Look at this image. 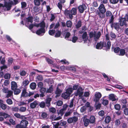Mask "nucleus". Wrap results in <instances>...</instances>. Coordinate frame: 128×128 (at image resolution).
<instances>
[{"mask_svg":"<svg viewBox=\"0 0 128 128\" xmlns=\"http://www.w3.org/2000/svg\"><path fill=\"white\" fill-rule=\"evenodd\" d=\"M7 93H8V94H6V97L7 98H8L9 97H10L12 95L13 92L12 91L10 90L8 91Z\"/></svg>","mask_w":128,"mask_h":128,"instance_id":"obj_42","label":"nucleus"},{"mask_svg":"<svg viewBox=\"0 0 128 128\" xmlns=\"http://www.w3.org/2000/svg\"><path fill=\"white\" fill-rule=\"evenodd\" d=\"M86 8L87 7L86 5L84 4L80 5L78 7V11L81 13H82Z\"/></svg>","mask_w":128,"mask_h":128,"instance_id":"obj_7","label":"nucleus"},{"mask_svg":"<svg viewBox=\"0 0 128 128\" xmlns=\"http://www.w3.org/2000/svg\"><path fill=\"white\" fill-rule=\"evenodd\" d=\"M46 60L48 64H52L53 62L52 60L48 58H46Z\"/></svg>","mask_w":128,"mask_h":128,"instance_id":"obj_54","label":"nucleus"},{"mask_svg":"<svg viewBox=\"0 0 128 128\" xmlns=\"http://www.w3.org/2000/svg\"><path fill=\"white\" fill-rule=\"evenodd\" d=\"M60 26V24L59 22H58L56 23L55 25V26L54 28V29H56L58 28Z\"/></svg>","mask_w":128,"mask_h":128,"instance_id":"obj_62","label":"nucleus"},{"mask_svg":"<svg viewBox=\"0 0 128 128\" xmlns=\"http://www.w3.org/2000/svg\"><path fill=\"white\" fill-rule=\"evenodd\" d=\"M98 114L100 116H103L104 115V112L103 110H101L98 112Z\"/></svg>","mask_w":128,"mask_h":128,"instance_id":"obj_55","label":"nucleus"},{"mask_svg":"<svg viewBox=\"0 0 128 128\" xmlns=\"http://www.w3.org/2000/svg\"><path fill=\"white\" fill-rule=\"evenodd\" d=\"M98 9L99 11L97 10L96 12V14L98 15L100 18H104L105 17V13L106 11V10L104 5L102 4H101L99 6Z\"/></svg>","mask_w":128,"mask_h":128,"instance_id":"obj_2","label":"nucleus"},{"mask_svg":"<svg viewBox=\"0 0 128 128\" xmlns=\"http://www.w3.org/2000/svg\"><path fill=\"white\" fill-rule=\"evenodd\" d=\"M88 119L90 124H94L95 123L96 118L93 115H91L90 117Z\"/></svg>","mask_w":128,"mask_h":128,"instance_id":"obj_17","label":"nucleus"},{"mask_svg":"<svg viewBox=\"0 0 128 128\" xmlns=\"http://www.w3.org/2000/svg\"><path fill=\"white\" fill-rule=\"evenodd\" d=\"M78 39V38L76 36H74L72 38V41L73 43H75Z\"/></svg>","mask_w":128,"mask_h":128,"instance_id":"obj_52","label":"nucleus"},{"mask_svg":"<svg viewBox=\"0 0 128 128\" xmlns=\"http://www.w3.org/2000/svg\"><path fill=\"white\" fill-rule=\"evenodd\" d=\"M55 30H50L48 31L49 34L51 36H54L55 32Z\"/></svg>","mask_w":128,"mask_h":128,"instance_id":"obj_43","label":"nucleus"},{"mask_svg":"<svg viewBox=\"0 0 128 128\" xmlns=\"http://www.w3.org/2000/svg\"><path fill=\"white\" fill-rule=\"evenodd\" d=\"M38 104V101L36 100H35L33 102L30 104V106L31 108L34 109L36 107V106Z\"/></svg>","mask_w":128,"mask_h":128,"instance_id":"obj_15","label":"nucleus"},{"mask_svg":"<svg viewBox=\"0 0 128 128\" xmlns=\"http://www.w3.org/2000/svg\"><path fill=\"white\" fill-rule=\"evenodd\" d=\"M26 110V108L25 107H21L19 109V110L20 112H25Z\"/></svg>","mask_w":128,"mask_h":128,"instance_id":"obj_51","label":"nucleus"},{"mask_svg":"<svg viewBox=\"0 0 128 128\" xmlns=\"http://www.w3.org/2000/svg\"><path fill=\"white\" fill-rule=\"evenodd\" d=\"M46 105V103L45 102H44L42 101L40 103L38 106L40 108H44L45 107Z\"/></svg>","mask_w":128,"mask_h":128,"instance_id":"obj_39","label":"nucleus"},{"mask_svg":"<svg viewBox=\"0 0 128 128\" xmlns=\"http://www.w3.org/2000/svg\"><path fill=\"white\" fill-rule=\"evenodd\" d=\"M77 117L74 116L70 118L67 119L68 122L69 124H71L72 122H76L78 120Z\"/></svg>","mask_w":128,"mask_h":128,"instance_id":"obj_8","label":"nucleus"},{"mask_svg":"<svg viewBox=\"0 0 128 128\" xmlns=\"http://www.w3.org/2000/svg\"><path fill=\"white\" fill-rule=\"evenodd\" d=\"M45 32V29H43L42 28H40L36 31V33L38 35H40L42 33H44Z\"/></svg>","mask_w":128,"mask_h":128,"instance_id":"obj_19","label":"nucleus"},{"mask_svg":"<svg viewBox=\"0 0 128 128\" xmlns=\"http://www.w3.org/2000/svg\"><path fill=\"white\" fill-rule=\"evenodd\" d=\"M106 16L107 17H110L111 16L112 14V13L109 10H107L106 11Z\"/></svg>","mask_w":128,"mask_h":128,"instance_id":"obj_46","label":"nucleus"},{"mask_svg":"<svg viewBox=\"0 0 128 128\" xmlns=\"http://www.w3.org/2000/svg\"><path fill=\"white\" fill-rule=\"evenodd\" d=\"M20 124L24 128H28L27 127L28 124V122L26 120H22Z\"/></svg>","mask_w":128,"mask_h":128,"instance_id":"obj_12","label":"nucleus"},{"mask_svg":"<svg viewBox=\"0 0 128 128\" xmlns=\"http://www.w3.org/2000/svg\"><path fill=\"white\" fill-rule=\"evenodd\" d=\"M96 33H95V35L94 36V39L95 40L99 39L101 35V32H98L96 34Z\"/></svg>","mask_w":128,"mask_h":128,"instance_id":"obj_26","label":"nucleus"},{"mask_svg":"<svg viewBox=\"0 0 128 128\" xmlns=\"http://www.w3.org/2000/svg\"><path fill=\"white\" fill-rule=\"evenodd\" d=\"M111 27L112 28H114L116 30H118L119 28V24L117 22H113L111 24Z\"/></svg>","mask_w":128,"mask_h":128,"instance_id":"obj_13","label":"nucleus"},{"mask_svg":"<svg viewBox=\"0 0 128 128\" xmlns=\"http://www.w3.org/2000/svg\"><path fill=\"white\" fill-rule=\"evenodd\" d=\"M10 77V74L8 73H6L4 76V78L6 79H9Z\"/></svg>","mask_w":128,"mask_h":128,"instance_id":"obj_48","label":"nucleus"},{"mask_svg":"<svg viewBox=\"0 0 128 128\" xmlns=\"http://www.w3.org/2000/svg\"><path fill=\"white\" fill-rule=\"evenodd\" d=\"M111 121V117L110 116H107L105 118L104 121L106 124L109 123Z\"/></svg>","mask_w":128,"mask_h":128,"instance_id":"obj_23","label":"nucleus"},{"mask_svg":"<svg viewBox=\"0 0 128 128\" xmlns=\"http://www.w3.org/2000/svg\"><path fill=\"white\" fill-rule=\"evenodd\" d=\"M11 88L12 90H14L17 88V85L16 82H12L11 84Z\"/></svg>","mask_w":128,"mask_h":128,"instance_id":"obj_21","label":"nucleus"},{"mask_svg":"<svg viewBox=\"0 0 128 128\" xmlns=\"http://www.w3.org/2000/svg\"><path fill=\"white\" fill-rule=\"evenodd\" d=\"M46 88H41L40 90V91L41 94H40V97H43L45 96L44 93L45 92L46 93Z\"/></svg>","mask_w":128,"mask_h":128,"instance_id":"obj_16","label":"nucleus"},{"mask_svg":"<svg viewBox=\"0 0 128 128\" xmlns=\"http://www.w3.org/2000/svg\"><path fill=\"white\" fill-rule=\"evenodd\" d=\"M66 25L67 27L70 28L72 26V22L70 20H68L66 23Z\"/></svg>","mask_w":128,"mask_h":128,"instance_id":"obj_40","label":"nucleus"},{"mask_svg":"<svg viewBox=\"0 0 128 128\" xmlns=\"http://www.w3.org/2000/svg\"><path fill=\"white\" fill-rule=\"evenodd\" d=\"M34 2L36 6H38L40 4V2L39 0H34Z\"/></svg>","mask_w":128,"mask_h":128,"instance_id":"obj_49","label":"nucleus"},{"mask_svg":"<svg viewBox=\"0 0 128 128\" xmlns=\"http://www.w3.org/2000/svg\"><path fill=\"white\" fill-rule=\"evenodd\" d=\"M64 111L65 110L62 108L60 110L59 112L58 113V114H60L61 116H62L64 113Z\"/></svg>","mask_w":128,"mask_h":128,"instance_id":"obj_50","label":"nucleus"},{"mask_svg":"<svg viewBox=\"0 0 128 128\" xmlns=\"http://www.w3.org/2000/svg\"><path fill=\"white\" fill-rule=\"evenodd\" d=\"M39 26L43 29H45L46 26V24L44 20H42L40 23L39 24Z\"/></svg>","mask_w":128,"mask_h":128,"instance_id":"obj_28","label":"nucleus"},{"mask_svg":"<svg viewBox=\"0 0 128 128\" xmlns=\"http://www.w3.org/2000/svg\"><path fill=\"white\" fill-rule=\"evenodd\" d=\"M28 97V92H27L26 89L24 88L22 90L20 98H26Z\"/></svg>","mask_w":128,"mask_h":128,"instance_id":"obj_9","label":"nucleus"},{"mask_svg":"<svg viewBox=\"0 0 128 128\" xmlns=\"http://www.w3.org/2000/svg\"><path fill=\"white\" fill-rule=\"evenodd\" d=\"M116 96L114 94H111L109 96V99L112 101H114L116 100Z\"/></svg>","mask_w":128,"mask_h":128,"instance_id":"obj_22","label":"nucleus"},{"mask_svg":"<svg viewBox=\"0 0 128 128\" xmlns=\"http://www.w3.org/2000/svg\"><path fill=\"white\" fill-rule=\"evenodd\" d=\"M82 90V88L80 86H79L75 94L76 96H78L79 97L81 96L83 94Z\"/></svg>","mask_w":128,"mask_h":128,"instance_id":"obj_6","label":"nucleus"},{"mask_svg":"<svg viewBox=\"0 0 128 128\" xmlns=\"http://www.w3.org/2000/svg\"><path fill=\"white\" fill-rule=\"evenodd\" d=\"M1 115H2L3 116L4 118H8L10 117V116L8 114L6 113L5 112H2V114H1Z\"/></svg>","mask_w":128,"mask_h":128,"instance_id":"obj_41","label":"nucleus"},{"mask_svg":"<svg viewBox=\"0 0 128 128\" xmlns=\"http://www.w3.org/2000/svg\"><path fill=\"white\" fill-rule=\"evenodd\" d=\"M6 102L8 104L10 105L12 104V102L10 99H8L6 100Z\"/></svg>","mask_w":128,"mask_h":128,"instance_id":"obj_57","label":"nucleus"},{"mask_svg":"<svg viewBox=\"0 0 128 128\" xmlns=\"http://www.w3.org/2000/svg\"><path fill=\"white\" fill-rule=\"evenodd\" d=\"M61 34V32L60 30H58L56 31V32L54 35V37L56 38H58L60 37Z\"/></svg>","mask_w":128,"mask_h":128,"instance_id":"obj_33","label":"nucleus"},{"mask_svg":"<svg viewBox=\"0 0 128 128\" xmlns=\"http://www.w3.org/2000/svg\"><path fill=\"white\" fill-rule=\"evenodd\" d=\"M73 92L72 88H68L66 90V92L68 94L70 95Z\"/></svg>","mask_w":128,"mask_h":128,"instance_id":"obj_31","label":"nucleus"},{"mask_svg":"<svg viewBox=\"0 0 128 128\" xmlns=\"http://www.w3.org/2000/svg\"><path fill=\"white\" fill-rule=\"evenodd\" d=\"M21 8L22 9H26V8L27 6V4L26 2H22L21 3Z\"/></svg>","mask_w":128,"mask_h":128,"instance_id":"obj_36","label":"nucleus"},{"mask_svg":"<svg viewBox=\"0 0 128 128\" xmlns=\"http://www.w3.org/2000/svg\"><path fill=\"white\" fill-rule=\"evenodd\" d=\"M108 100H107L103 99L102 102V104L104 106L108 105Z\"/></svg>","mask_w":128,"mask_h":128,"instance_id":"obj_44","label":"nucleus"},{"mask_svg":"<svg viewBox=\"0 0 128 128\" xmlns=\"http://www.w3.org/2000/svg\"><path fill=\"white\" fill-rule=\"evenodd\" d=\"M30 15V16H29L28 18H26L25 20L26 22L32 23L33 22V17Z\"/></svg>","mask_w":128,"mask_h":128,"instance_id":"obj_24","label":"nucleus"},{"mask_svg":"<svg viewBox=\"0 0 128 128\" xmlns=\"http://www.w3.org/2000/svg\"><path fill=\"white\" fill-rule=\"evenodd\" d=\"M110 37L113 39H115L116 37V35L115 34L112 32H110Z\"/></svg>","mask_w":128,"mask_h":128,"instance_id":"obj_53","label":"nucleus"},{"mask_svg":"<svg viewBox=\"0 0 128 128\" xmlns=\"http://www.w3.org/2000/svg\"><path fill=\"white\" fill-rule=\"evenodd\" d=\"M123 18H119V22H120V26H123L125 25L126 26L127 25L126 21Z\"/></svg>","mask_w":128,"mask_h":128,"instance_id":"obj_11","label":"nucleus"},{"mask_svg":"<svg viewBox=\"0 0 128 128\" xmlns=\"http://www.w3.org/2000/svg\"><path fill=\"white\" fill-rule=\"evenodd\" d=\"M49 111L53 113H54L56 112V109L55 108L52 107L49 109Z\"/></svg>","mask_w":128,"mask_h":128,"instance_id":"obj_61","label":"nucleus"},{"mask_svg":"<svg viewBox=\"0 0 128 128\" xmlns=\"http://www.w3.org/2000/svg\"><path fill=\"white\" fill-rule=\"evenodd\" d=\"M111 3L115 4H117L119 1V0H110Z\"/></svg>","mask_w":128,"mask_h":128,"instance_id":"obj_59","label":"nucleus"},{"mask_svg":"<svg viewBox=\"0 0 128 128\" xmlns=\"http://www.w3.org/2000/svg\"><path fill=\"white\" fill-rule=\"evenodd\" d=\"M12 110L13 111H14L16 112H18L19 110V109L17 107H13L12 108Z\"/></svg>","mask_w":128,"mask_h":128,"instance_id":"obj_58","label":"nucleus"},{"mask_svg":"<svg viewBox=\"0 0 128 128\" xmlns=\"http://www.w3.org/2000/svg\"><path fill=\"white\" fill-rule=\"evenodd\" d=\"M82 22L80 20L78 21L77 24L76 25V28L78 29L80 27L82 26Z\"/></svg>","mask_w":128,"mask_h":128,"instance_id":"obj_34","label":"nucleus"},{"mask_svg":"<svg viewBox=\"0 0 128 128\" xmlns=\"http://www.w3.org/2000/svg\"><path fill=\"white\" fill-rule=\"evenodd\" d=\"M120 48L119 47H116L114 48L113 46H112L111 48L112 50H114V51L115 53H118L120 52Z\"/></svg>","mask_w":128,"mask_h":128,"instance_id":"obj_25","label":"nucleus"},{"mask_svg":"<svg viewBox=\"0 0 128 128\" xmlns=\"http://www.w3.org/2000/svg\"><path fill=\"white\" fill-rule=\"evenodd\" d=\"M86 110V107L85 106L82 107L80 109V111L82 112H85Z\"/></svg>","mask_w":128,"mask_h":128,"instance_id":"obj_64","label":"nucleus"},{"mask_svg":"<svg viewBox=\"0 0 128 128\" xmlns=\"http://www.w3.org/2000/svg\"><path fill=\"white\" fill-rule=\"evenodd\" d=\"M52 98H48L46 99L45 100V103L46 106L48 107H49L51 105L50 102L52 101Z\"/></svg>","mask_w":128,"mask_h":128,"instance_id":"obj_18","label":"nucleus"},{"mask_svg":"<svg viewBox=\"0 0 128 128\" xmlns=\"http://www.w3.org/2000/svg\"><path fill=\"white\" fill-rule=\"evenodd\" d=\"M34 11L35 12H37L39 11V8L38 7L34 6L33 8Z\"/></svg>","mask_w":128,"mask_h":128,"instance_id":"obj_63","label":"nucleus"},{"mask_svg":"<svg viewBox=\"0 0 128 128\" xmlns=\"http://www.w3.org/2000/svg\"><path fill=\"white\" fill-rule=\"evenodd\" d=\"M111 45L110 41H108L107 44L106 42L100 41L97 43L96 48L97 49H101L102 48L104 50H108L110 49Z\"/></svg>","mask_w":128,"mask_h":128,"instance_id":"obj_1","label":"nucleus"},{"mask_svg":"<svg viewBox=\"0 0 128 128\" xmlns=\"http://www.w3.org/2000/svg\"><path fill=\"white\" fill-rule=\"evenodd\" d=\"M94 101L96 102L97 103L99 100L100 98L102 97V94L100 92H96L94 95Z\"/></svg>","mask_w":128,"mask_h":128,"instance_id":"obj_5","label":"nucleus"},{"mask_svg":"<svg viewBox=\"0 0 128 128\" xmlns=\"http://www.w3.org/2000/svg\"><path fill=\"white\" fill-rule=\"evenodd\" d=\"M120 53L119 54V56H123L125 54V55L126 54V52L125 50L124 49H120Z\"/></svg>","mask_w":128,"mask_h":128,"instance_id":"obj_30","label":"nucleus"},{"mask_svg":"<svg viewBox=\"0 0 128 128\" xmlns=\"http://www.w3.org/2000/svg\"><path fill=\"white\" fill-rule=\"evenodd\" d=\"M29 83V81L28 80L26 79L25 80L23 81L22 84V86H23L24 87H25L26 86L28 85Z\"/></svg>","mask_w":128,"mask_h":128,"instance_id":"obj_27","label":"nucleus"},{"mask_svg":"<svg viewBox=\"0 0 128 128\" xmlns=\"http://www.w3.org/2000/svg\"><path fill=\"white\" fill-rule=\"evenodd\" d=\"M95 33H96V32L95 31L94 32L93 31L90 32L89 33V35L90 39L92 38L93 37H94L95 35Z\"/></svg>","mask_w":128,"mask_h":128,"instance_id":"obj_38","label":"nucleus"},{"mask_svg":"<svg viewBox=\"0 0 128 128\" xmlns=\"http://www.w3.org/2000/svg\"><path fill=\"white\" fill-rule=\"evenodd\" d=\"M83 121L84 125L86 127H87L90 124L88 119L85 117L83 118Z\"/></svg>","mask_w":128,"mask_h":128,"instance_id":"obj_14","label":"nucleus"},{"mask_svg":"<svg viewBox=\"0 0 128 128\" xmlns=\"http://www.w3.org/2000/svg\"><path fill=\"white\" fill-rule=\"evenodd\" d=\"M60 125L62 126H65L67 122L66 121H63V120H61L60 121Z\"/></svg>","mask_w":128,"mask_h":128,"instance_id":"obj_47","label":"nucleus"},{"mask_svg":"<svg viewBox=\"0 0 128 128\" xmlns=\"http://www.w3.org/2000/svg\"><path fill=\"white\" fill-rule=\"evenodd\" d=\"M13 4V2L12 0L8 2L5 1L3 7H6L7 9V10H9L11 9L12 5Z\"/></svg>","mask_w":128,"mask_h":128,"instance_id":"obj_4","label":"nucleus"},{"mask_svg":"<svg viewBox=\"0 0 128 128\" xmlns=\"http://www.w3.org/2000/svg\"><path fill=\"white\" fill-rule=\"evenodd\" d=\"M36 87V84L35 82H32L30 84V88L32 90L35 89Z\"/></svg>","mask_w":128,"mask_h":128,"instance_id":"obj_35","label":"nucleus"},{"mask_svg":"<svg viewBox=\"0 0 128 128\" xmlns=\"http://www.w3.org/2000/svg\"><path fill=\"white\" fill-rule=\"evenodd\" d=\"M53 86L52 85H51L48 88V89L46 91V93H51L53 91Z\"/></svg>","mask_w":128,"mask_h":128,"instance_id":"obj_29","label":"nucleus"},{"mask_svg":"<svg viewBox=\"0 0 128 128\" xmlns=\"http://www.w3.org/2000/svg\"><path fill=\"white\" fill-rule=\"evenodd\" d=\"M77 8H73L70 10H64V14L66 16H68L70 19H72L73 16H75L77 14Z\"/></svg>","mask_w":128,"mask_h":128,"instance_id":"obj_3","label":"nucleus"},{"mask_svg":"<svg viewBox=\"0 0 128 128\" xmlns=\"http://www.w3.org/2000/svg\"><path fill=\"white\" fill-rule=\"evenodd\" d=\"M114 16L113 15L112 16L110 17V20L109 23L111 24L113 23L114 20Z\"/></svg>","mask_w":128,"mask_h":128,"instance_id":"obj_56","label":"nucleus"},{"mask_svg":"<svg viewBox=\"0 0 128 128\" xmlns=\"http://www.w3.org/2000/svg\"><path fill=\"white\" fill-rule=\"evenodd\" d=\"M70 95L65 92L62 94V96L64 98V99H67L68 97L70 96Z\"/></svg>","mask_w":128,"mask_h":128,"instance_id":"obj_32","label":"nucleus"},{"mask_svg":"<svg viewBox=\"0 0 128 128\" xmlns=\"http://www.w3.org/2000/svg\"><path fill=\"white\" fill-rule=\"evenodd\" d=\"M82 40L84 42L86 43L88 38V36H87L86 32H85L83 33V34L82 35Z\"/></svg>","mask_w":128,"mask_h":128,"instance_id":"obj_10","label":"nucleus"},{"mask_svg":"<svg viewBox=\"0 0 128 128\" xmlns=\"http://www.w3.org/2000/svg\"><path fill=\"white\" fill-rule=\"evenodd\" d=\"M13 90L14 91V94L16 95L18 94L21 92L20 90L19 89H18L17 88Z\"/></svg>","mask_w":128,"mask_h":128,"instance_id":"obj_37","label":"nucleus"},{"mask_svg":"<svg viewBox=\"0 0 128 128\" xmlns=\"http://www.w3.org/2000/svg\"><path fill=\"white\" fill-rule=\"evenodd\" d=\"M114 108L116 110H119L120 109V106L119 104H116L114 105Z\"/></svg>","mask_w":128,"mask_h":128,"instance_id":"obj_45","label":"nucleus"},{"mask_svg":"<svg viewBox=\"0 0 128 128\" xmlns=\"http://www.w3.org/2000/svg\"><path fill=\"white\" fill-rule=\"evenodd\" d=\"M1 64L3 65L5 64V62H6L5 58L4 57L2 58L1 60H0Z\"/></svg>","mask_w":128,"mask_h":128,"instance_id":"obj_60","label":"nucleus"},{"mask_svg":"<svg viewBox=\"0 0 128 128\" xmlns=\"http://www.w3.org/2000/svg\"><path fill=\"white\" fill-rule=\"evenodd\" d=\"M3 101L2 100H0V106L1 108L3 110H5L7 108V106L6 104L3 103Z\"/></svg>","mask_w":128,"mask_h":128,"instance_id":"obj_20","label":"nucleus"}]
</instances>
